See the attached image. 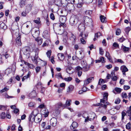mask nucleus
Instances as JSON below:
<instances>
[{
	"instance_id": "nucleus-61",
	"label": "nucleus",
	"mask_w": 131,
	"mask_h": 131,
	"mask_svg": "<svg viewBox=\"0 0 131 131\" xmlns=\"http://www.w3.org/2000/svg\"><path fill=\"white\" fill-rule=\"evenodd\" d=\"M104 58L103 57H102L100 58V60L101 62L102 63H104L105 62V61L104 60Z\"/></svg>"
},
{
	"instance_id": "nucleus-13",
	"label": "nucleus",
	"mask_w": 131,
	"mask_h": 131,
	"mask_svg": "<svg viewBox=\"0 0 131 131\" xmlns=\"http://www.w3.org/2000/svg\"><path fill=\"white\" fill-rule=\"evenodd\" d=\"M32 6L30 4H28L26 6L25 12L28 13L31 10Z\"/></svg>"
},
{
	"instance_id": "nucleus-6",
	"label": "nucleus",
	"mask_w": 131,
	"mask_h": 131,
	"mask_svg": "<svg viewBox=\"0 0 131 131\" xmlns=\"http://www.w3.org/2000/svg\"><path fill=\"white\" fill-rule=\"evenodd\" d=\"M78 28L79 31L80 32H83L85 29L84 24L83 23L79 25Z\"/></svg>"
},
{
	"instance_id": "nucleus-43",
	"label": "nucleus",
	"mask_w": 131,
	"mask_h": 131,
	"mask_svg": "<svg viewBox=\"0 0 131 131\" xmlns=\"http://www.w3.org/2000/svg\"><path fill=\"white\" fill-rule=\"evenodd\" d=\"M115 90L118 93H120L122 91V89L118 88H115Z\"/></svg>"
},
{
	"instance_id": "nucleus-40",
	"label": "nucleus",
	"mask_w": 131,
	"mask_h": 131,
	"mask_svg": "<svg viewBox=\"0 0 131 131\" xmlns=\"http://www.w3.org/2000/svg\"><path fill=\"white\" fill-rule=\"evenodd\" d=\"M34 115V112H32L29 116V121H31L32 118L33 116V115Z\"/></svg>"
},
{
	"instance_id": "nucleus-8",
	"label": "nucleus",
	"mask_w": 131,
	"mask_h": 131,
	"mask_svg": "<svg viewBox=\"0 0 131 131\" xmlns=\"http://www.w3.org/2000/svg\"><path fill=\"white\" fill-rule=\"evenodd\" d=\"M41 114L36 115L35 121V122L36 123H39L41 121Z\"/></svg>"
},
{
	"instance_id": "nucleus-62",
	"label": "nucleus",
	"mask_w": 131,
	"mask_h": 131,
	"mask_svg": "<svg viewBox=\"0 0 131 131\" xmlns=\"http://www.w3.org/2000/svg\"><path fill=\"white\" fill-rule=\"evenodd\" d=\"M100 54L101 55H103L104 54V51L101 48H100Z\"/></svg>"
},
{
	"instance_id": "nucleus-3",
	"label": "nucleus",
	"mask_w": 131,
	"mask_h": 131,
	"mask_svg": "<svg viewBox=\"0 0 131 131\" xmlns=\"http://www.w3.org/2000/svg\"><path fill=\"white\" fill-rule=\"evenodd\" d=\"M79 21L78 17L74 15L72 16L70 19V24L72 26H74Z\"/></svg>"
},
{
	"instance_id": "nucleus-35",
	"label": "nucleus",
	"mask_w": 131,
	"mask_h": 131,
	"mask_svg": "<svg viewBox=\"0 0 131 131\" xmlns=\"http://www.w3.org/2000/svg\"><path fill=\"white\" fill-rule=\"evenodd\" d=\"M55 76L57 78H60L62 79H63V78L62 77L61 74L60 73L57 74L55 75Z\"/></svg>"
},
{
	"instance_id": "nucleus-52",
	"label": "nucleus",
	"mask_w": 131,
	"mask_h": 131,
	"mask_svg": "<svg viewBox=\"0 0 131 131\" xmlns=\"http://www.w3.org/2000/svg\"><path fill=\"white\" fill-rule=\"evenodd\" d=\"M121 33V31L119 29H117L116 31V35H119Z\"/></svg>"
},
{
	"instance_id": "nucleus-16",
	"label": "nucleus",
	"mask_w": 131,
	"mask_h": 131,
	"mask_svg": "<svg viewBox=\"0 0 131 131\" xmlns=\"http://www.w3.org/2000/svg\"><path fill=\"white\" fill-rule=\"evenodd\" d=\"M16 43L17 45L18 46H20L21 45V41L20 37V36H18L16 39Z\"/></svg>"
},
{
	"instance_id": "nucleus-53",
	"label": "nucleus",
	"mask_w": 131,
	"mask_h": 131,
	"mask_svg": "<svg viewBox=\"0 0 131 131\" xmlns=\"http://www.w3.org/2000/svg\"><path fill=\"white\" fill-rule=\"evenodd\" d=\"M51 50L48 51L47 52V55L48 57L50 58L51 55Z\"/></svg>"
},
{
	"instance_id": "nucleus-39",
	"label": "nucleus",
	"mask_w": 131,
	"mask_h": 131,
	"mask_svg": "<svg viewBox=\"0 0 131 131\" xmlns=\"http://www.w3.org/2000/svg\"><path fill=\"white\" fill-rule=\"evenodd\" d=\"M83 38H80V40L81 42L83 44H84L86 43L85 39Z\"/></svg>"
},
{
	"instance_id": "nucleus-63",
	"label": "nucleus",
	"mask_w": 131,
	"mask_h": 131,
	"mask_svg": "<svg viewBox=\"0 0 131 131\" xmlns=\"http://www.w3.org/2000/svg\"><path fill=\"white\" fill-rule=\"evenodd\" d=\"M130 87L127 85H124V89L125 90H127L130 89Z\"/></svg>"
},
{
	"instance_id": "nucleus-32",
	"label": "nucleus",
	"mask_w": 131,
	"mask_h": 131,
	"mask_svg": "<svg viewBox=\"0 0 131 131\" xmlns=\"http://www.w3.org/2000/svg\"><path fill=\"white\" fill-rule=\"evenodd\" d=\"M12 71V69L10 68H8L5 71V73L6 74L8 75L11 73Z\"/></svg>"
},
{
	"instance_id": "nucleus-25",
	"label": "nucleus",
	"mask_w": 131,
	"mask_h": 131,
	"mask_svg": "<svg viewBox=\"0 0 131 131\" xmlns=\"http://www.w3.org/2000/svg\"><path fill=\"white\" fill-rule=\"evenodd\" d=\"M76 38V37L73 34H71V36L70 37L69 39L72 41H73L74 42H75V41Z\"/></svg>"
},
{
	"instance_id": "nucleus-14",
	"label": "nucleus",
	"mask_w": 131,
	"mask_h": 131,
	"mask_svg": "<svg viewBox=\"0 0 131 131\" xmlns=\"http://www.w3.org/2000/svg\"><path fill=\"white\" fill-rule=\"evenodd\" d=\"M105 56L107 58V59L110 62L112 63H113L112 58L108 52L106 51Z\"/></svg>"
},
{
	"instance_id": "nucleus-24",
	"label": "nucleus",
	"mask_w": 131,
	"mask_h": 131,
	"mask_svg": "<svg viewBox=\"0 0 131 131\" xmlns=\"http://www.w3.org/2000/svg\"><path fill=\"white\" fill-rule=\"evenodd\" d=\"M30 49V48L29 47H26L23 48L22 49V50L24 53H26L29 51Z\"/></svg>"
},
{
	"instance_id": "nucleus-57",
	"label": "nucleus",
	"mask_w": 131,
	"mask_h": 131,
	"mask_svg": "<svg viewBox=\"0 0 131 131\" xmlns=\"http://www.w3.org/2000/svg\"><path fill=\"white\" fill-rule=\"evenodd\" d=\"M35 54H38L39 52V50L38 48H36L35 50Z\"/></svg>"
},
{
	"instance_id": "nucleus-59",
	"label": "nucleus",
	"mask_w": 131,
	"mask_h": 131,
	"mask_svg": "<svg viewBox=\"0 0 131 131\" xmlns=\"http://www.w3.org/2000/svg\"><path fill=\"white\" fill-rule=\"evenodd\" d=\"M126 113L127 115L128 116H131V111L128 110L126 112Z\"/></svg>"
},
{
	"instance_id": "nucleus-19",
	"label": "nucleus",
	"mask_w": 131,
	"mask_h": 131,
	"mask_svg": "<svg viewBox=\"0 0 131 131\" xmlns=\"http://www.w3.org/2000/svg\"><path fill=\"white\" fill-rule=\"evenodd\" d=\"M67 20L66 17L65 16L60 17L59 20L61 23H65Z\"/></svg>"
},
{
	"instance_id": "nucleus-46",
	"label": "nucleus",
	"mask_w": 131,
	"mask_h": 131,
	"mask_svg": "<svg viewBox=\"0 0 131 131\" xmlns=\"http://www.w3.org/2000/svg\"><path fill=\"white\" fill-rule=\"evenodd\" d=\"M126 115V113L124 111H122V120H123L124 119V116Z\"/></svg>"
},
{
	"instance_id": "nucleus-2",
	"label": "nucleus",
	"mask_w": 131,
	"mask_h": 131,
	"mask_svg": "<svg viewBox=\"0 0 131 131\" xmlns=\"http://www.w3.org/2000/svg\"><path fill=\"white\" fill-rule=\"evenodd\" d=\"M107 99H104V98L102 99L101 100L100 103L96 104V106H98L101 105L102 107L105 109L107 107V105H110V103L107 102Z\"/></svg>"
},
{
	"instance_id": "nucleus-60",
	"label": "nucleus",
	"mask_w": 131,
	"mask_h": 131,
	"mask_svg": "<svg viewBox=\"0 0 131 131\" xmlns=\"http://www.w3.org/2000/svg\"><path fill=\"white\" fill-rule=\"evenodd\" d=\"M108 69H110L111 68H112V66L111 64H109L108 65H106L105 66Z\"/></svg>"
},
{
	"instance_id": "nucleus-29",
	"label": "nucleus",
	"mask_w": 131,
	"mask_h": 131,
	"mask_svg": "<svg viewBox=\"0 0 131 131\" xmlns=\"http://www.w3.org/2000/svg\"><path fill=\"white\" fill-rule=\"evenodd\" d=\"M42 112V114L44 115L45 117H46L48 116L49 114V112L47 110L45 109L44 111H43Z\"/></svg>"
},
{
	"instance_id": "nucleus-56",
	"label": "nucleus",
	"mask_w": 131,
	"mask_h": 131,
	"mask_svg": "<svg viewBox=\"0 0 131 131\" xmlns=\"http://www.w3.org/2000/svg\"><path fill=\"white\" fill-rule=\"evenodd\" d=\"M130 30V28L129 27H127L125 29V31L126 32L128 33Z\"/></svg>"
},
{
	"instance_id": "nucleus-5",
	"label": "nucleus",
	"mask_w": 131,
	"mask_h": 131,
	"mask_svg": "<svg viewBox=\"0 0 131 131\" xmlns=\"http://www.w3.org/2000/svg\"><path fill=\"white\" fill-rule=\"evenodd\" d=\"M40 32L39 28L34 29L32 33V36L35 39L39 38Z\"/></svg>"
},
{
	"instance_id": "nucleus-55",
	"label": "nucleus",
	"mask_w": 131,
	"mask_h": 131,
	"mask_svg": "<svg viewBox=\"0 0 131 131\" xmlns=\"http://www.w3.org/2000/svg\"><path fill=\"white\" fill-rule=\"evenodd\" d=\"M72 68L71 67H68L66 69L67 72L69 74H70V73L69 72V71L71 70Z\"/></svg>"
},
{
	"instance_id": "nucleus-10",
	"label": "nucleus",
	"mask_w": 131,
	"mask_h": 131,
	"mask_svg": "<svg viewBox=\"0 0 131 131\" xmlns=\"http://www.w3.org/2000/svg\"><path fill=\"white\" fill-rule=\"evenodd\" d=\"M51 125L53 126H55L56 125L57 119L55 117L52 118L50 120Z\"/></svg>"
},
{
	"instance_id": "nucleus-7",
	"label": "nucleus",
	"mask_w": 131,
	"mask_h": 131,
	"mask_svg": "<svg viewBox=\"0 0 131 131\" xmlns=\"http://www.w3.org/2000/svg\"><path fill=\"white\" fill-rule=\"evenodd\" d=\"M121 70L122 71L123 75H125V72L128 71V69L125 65L122 66L120 68Z\"/></svg>"
},
{
	"instance_id": "nucleus-18",
	"label": "nucleus",
	"mask_w": 131,
	"mask_h": 131,
	"mask_svg": "<svg viewBox=\"0 0 131 131\" xmlns=\"http://www.w3.org/2000/svg\"><path fill=\"white\" fill-rule=\"evenodd\" d=\"M78 126V123L76 122H73L70 126L71 129L72 130H73L76 128Z\"/></svg>"
},
{
	"instance_id": "nucleus-20",
	"label": "nucleus",
	"mask_w": 131,
	"mask_h": 131,
	"mask_svg": "<svg viewBox=\"0 0 131 131\" xmlns=\"http://www.w3.org/2000/svg\"><path fill=\"white\" fill-rule=\"evenodd\" d=\"M58 56L60 61H62L64 59V57L63 53H59L58 54Z\"/></svg>"
},
{
	"instance_id": "nucleus-28",
	"label": "nucleus",
	"mask_w": 131,
	"mask_h": 131,
	"mask_svg": "<svg viewBox=\"0 0 131 131\" xmlns=\"http://www.w3.org/2000/svg\"><path fill=\"white\" fill-rule=\"evenodd\" d=\"M122 48L123 51L124 52H127L129 51V48L126 47L123 45H122Z\"/></svg>"
},
{
	"instance_id": "nucleus-23",
	"label": "nucleus",
	"mask_w": 131,
	"mask_h": 131,
	"mask_svg": "<svg viewBox=\"0 0 131 131\" xmlns=\"http://www.w3.org/2000/svg\"><path fill=\"white\" fill-rule=\"evenodd\" d=\"M29 25L27 24L24 28V31L25 33H28L30 32V29L29 28Z\"/></svg>"
},
{
	"instance_id": "nucleus-37",
	"label": "nucleus",
	"mask_w": 131,
	"mask_h": 131,
	"mask_svg": "<svg viewBox=\"0 0 131 131\" xmlns=\"http://www.w3.org/2000/svg\"><path fill=\"white\" fill-rule=\"evenodd\" d=\"M75 69L78 72L79 71H81L82 70V68H81L79 66L75 68Z\"/></svg>"
},
{
	"instance_id": "nucleus-54",
	"label": "nucleus",
	"mask_w": 131,
	"mask_h": 131,
	"mask_svg": "<svg viewBox=\"0 0 131 131\" xmlns=\"http://www.w3.org/2000/svg\"><path fill=\"white\" fill-rule=\"evenodd\" d=\"M6 109V107L4 105H0V110H5Z\"/></svg>"
},
{
	"instance_id": "nucleus-45",
	"label": "nucleus",
	"mask_w": 131,
	"mask_h": 131,
	"mask_svg": "<svg viewBox=\"0 0 131 131\" xmlns=\"http://www.w3.org/2000/svg\"><path fill=\"white\" fill-rule=\"evenodd\" d=\"M108 94L107 93H105L103 94V98L104 99L107 100Z\"/></svg>"
},
{
	"instance_id": "nucleus-58",
	"label": "nucleus",
	"mask_w": 131,
	"mask_h": 131,
	"mask_svg": "<svg viewBox=\"0 0 131 131\" xmlns=\"http://www.w3.org/2000/svg\"><path fill=\"white\" fill-rule=\"evenodd\" d=\"M120 102V99H117L115 101V103L116 104H119Z\"/></svg>"
},
{
	"instance_id": "nucleus-4",
	"label": "nucleus",
	"mask_w": 131,
	"mask_h": 131,
	"mask_svg": "<svg viewBox=\"0 0 131 131\" xmlns=\"http://www.w3.org/2000/svg\"><path fill=\"white\" fill-rule=\"evenodd\" d=\"M84 23L85 24L90 27L93 26L92 19L87 16H84Z\"/></svg>"
},
{
	"instance_id": "nucleus-64",
	"label": "nucleus",
	"mask_w": 131,
	"mask_h": 131,
	"mask_svg": "<svg viewBox=\"0 0 131 131\" xmlns=\"http://www.w3.org/2000/svg\"><path fill=\"white\" fill-rule=\"evenodd\" d=\"M36 70L37 73H38L39 72L40 69V67H37L36 68Z\"/></svg>"
},
{
	"instance_id": "nucleus-27",
	"label": "nucleus",
	"mask_w": 131,
	"mask_h": 131,
	"mask_svg": "<svg viewBox=\"0 0 131 131\" xmlns=\"http://www.w3.org/2000/svg\"><path fill=\"white\" fill-rule=\"evenodd\" d=\"M26 1V0H20L19 5L21 7H22L25 5Z\"/></svg>"
},
{
	"instance_id": "nucleus-48",
	"label": "nucleus",
	"mask_w": 131,
	"mask_h": 131,
	"mask_svg": "<svg viewBox=\"0 0 131 131\" xmlns=\"http://www.w3.org/2000/svg\"><path fill=\"white\" fill-rule=\"evenodd\" d=\"M9 90L8 88H7L6 87H5L3 89H2L0 91V92L1 93H2L5 92V91H7Z\"/></svg>"
},
{
	"instance_id": "nucleus-22",
	"label": "nucleus",
	"mask_w": 131,
	"mask_h": 131,
	"mask_svg": "<svg viewBox=\"0 0 131 131\" xmlns=\"http://www.w3.org/2000/svg\"><path fill=\"white\" fill-rule=\"evenodd\" d=\"M74 86L72 85H70L68 87L67 89V92H71L73 90Z\"/></svg>"
},
{
	"instance_id": "nucleus-36",
	"label": "nucleus",
	"mask_w": 131,
	"mask_h": 131,
	"mask_svg": "<svg viewBox=\"0 0 131 131\" xmlns=\"http://www.w3.org/2000/svg\"><path fill=\"white\" fill-rule=\"evenodd\" d=\"M105 82L103 79H99L98 82V84L99 85H102L103 83H104Z\"/></svg>"
},
{
	"instance_id": "nucleus-44",
	"label": "nucleus",
	"mask_w": 131,
	"mask_h": 131,
	"mask_svg": "<svg viewBox=\"0 0 131 131\" xmlns=\"http://www.w3.org/2000/svg\"><path fill=\"white\" fill-rule=\"evenodd\" d=\"M131 124L129 122L126 125V128L127 129H129L130 128Z\"/></svg>"
},
{
	"instance_id": "nucleus-21",
	"label": "nucleus",
	"mask_w": 131,
	"mask_h": 131,
	"mask_svg": "<svg viewBox=\"0 0 131 131\" xmlns=\"http://www.w3.org/2000/svg\"><path fill=\"white\" fill-rule=\"evenodd\" d=\"M90 67V65H88L87 66L82 67V70L84 72L87 71L89 70Z\"/></svg>"
},
{
	"instance_id": "nucleus-38",
	"label": "nucleus",
	"mask_w": 131,
	"mask_h": 131,
	"mask_svg": "<svg viewBox=\"0 0 131 131\" xmlns=\"http://www.w3.org/2000/svg\"><path fill=\"white\" fill-rule=\"evenodd\" d=\"M1 119H4L5 118L6 115L5 113L4 112H2L1 114Z\"/></svg>"
},
{
	"instance_id": "nucleus-49",
	"label": "nucleus",
	"mask_w": 131,
	"mask_h": 131,
	"mask_svg": "<svg viewBox=\"0 0 131 131\" xmlns=\"http://www.w3.org/2000/svg\"><path fill=\"white\" fill-rule=\"evenodd\" d=\"M81 65L82 66V67L85 66H87L88 65L87 63L84 61H83L81 63Z\"/></svg>"
},
{
	"instance_id": "nucleus-41",
	"label": "nucleus",
	"mask_w": 131,
	"mask_h": 131,
	"mask_svg": "<svg viewBox=\"0 0 131 131\" xmlns=\"http://www.w3.org/2000/svg\"><path fill=\"white\" fill-rule=\"evenodd\" d=\"M86 15H90L92 13V11L91 10H86L85 12Z\"/></svg>"
},
{
	"instance_id": "nucleus-33",
	"label": "nucleus",
	"mask_w": 131,
	"mask_h": 131,
	"mask_svg": "<svg viewBox=\"0 0 131 131\" xmlns=\"http://www.w3.org/2000/svg\"><path fill=\"white\" fill-rule=\"evenodd\" d=\"M36 41L37 42L39 45H40L42 42V39L38 38L35 39Z\"/></svg>"
},
{
	"instance_id": "nucleus-17",
	"label": "nucleus",
	"mask_w": 131,
	"mask_h": 131,
	"mask_svg": "<svg viewBox=\"0 0 131 131\" xmlns=\"http://www.w3.org/2000/svg\"><path fill=\"white\" fill-rule=\"evenodd\" d=\"M38 59L40 60L38 56V54H35V56L34 57V59H32V60L36 64H37L38 62Z\"/></svg>"
},
{
	"instance_id": "nucleus-50",
	"label": "nucleus",
	"mask_w": 131,
	"mask_h": 131,
	"mask_svg": "<svg viewBox=\"0 0 131 131\" xmlns=\"http://www.w3.org/2000/svg\"><path fill=\"white\" fill-rule=\"evenodd\" d=\"M115 62H119L121 63H124V62L122 61V60L121 59H117Z\"/></svg>"
},
{
	"instance_id": "nucleus-42",
	"label": "nucleus",
	"mask_w": 131,
	"mask_h": 131,
	"mask_svg": "<svg viewBox=\"0 0 131 131\" xmlns=\"http://www.w3.org/2000/svg\"><path fill=\"white\" fill-rule=\"evenodd\" d=\"M63 79L66 81L69 82L71 80H72V78L71 77H69L67 78H64Z\"/></svg>"
},
{
	"instance_id": "nucleus-12",
	"label": "nucleus",
	"mask_w": 131,
	"mask_h": 131,
	"mask_svg": "<svg viewBox=\"0 0 131 131\" xmlns=\"http://www.w3.org/2000/svg\"><path fill=\"white\" fill-rule=\"evenodd\" d=\"M120 106H118L115 107L114 108L112 109L110 111V113L112 115H113L115 114L116 113V112H115L114 113H113V111H115L116 110H118L120 109Z\"/></svg>"
},
{
	"instance_id": "nucleus-30",
	"label": "nucleus",
	"mask_w": 131,
	"mask_h": 131,
	"mask_svg": "<svg viewBox=\"0 0 131 131\" xmlns=\"http://www.w3.org/2000/svg\"><path fill=\"white\" fill-rule=\"evenodd\" d=\"M101 35V33L100 32H98L95 34V37L94 39V41L96 40Z\"/></svg>"
},
{
	"instance_id": "nucleus-26",
	"label": "nucleus",
	"mask_w": 131,
	"mask_h": 131,
	"mask_svg": "<svg viewBox=\"0 0 131 131\" xmlns=\"http://www.w3.org/2000/svg\"><path fill=\"white\" fill-rule=\"evenodd\" d=\"M71 102V100H68L66 101V104L63 105V106L64 108L67 107V106H69L70 105V102Z\"/></svg>"
},
{
	"instance_id": "nucleus-31",
	"label": "nucleus",
	"mask_w": 131,
	"mask_h": 131,
	"mask_svg": "<svg viewBox=\"0 0 131 131\" xmlns=\"http://www.w3.org/2000/svg\"><path fill=\"white\" fill-rule=\"evenodd\" d=\"M100 19L102 23H105L106 21L105 19L106 18L103 15H101L100 17Z\"/></svg>"
},
{
	"instance_id": "nucleus-47",
	"label": "nucleus",
	"mask_w": 131,
	"mask_h": 131,
	"mask_svg": "<svg viewBox=\"0 0 131 131\" xmlns=\"http://www.w3.org/2000/svg\"><path fill=\"white\" fill-rule=\"evenodd\" d=\"M35 104V103L31 102L29 103L28 106L30 107H34Z\"/></svg>"
},
{
	"instance_id": "nucleus-15",
	"label": "nucleus",
	"mask_w": 131,
	"mask_h": 131,
	"mask_svg": "<svg viewBox=\"0 0 131 131\" xmlns=\"http://www.w3.org/2000/svg\"><path fill=\"white\" fill-rule=\"evenodd\" d=\"M84 57L85 54L83 53L80 52L79 54H78L77 57L79 60H80L82 59Z\"/></svg>"
},
{
	"instance_id": "nucleus-11",
	"label": "nucleus",
	"mask_w": 131,
	"mask_h": 131,
	"mask_svg": "<svg viewBox=\"0 0 131 131\" xmlns=\"http://www.w3.org/2000/svg\"><path fill=\"white\" fill-rule=\"evenodd\" d=\"M81 33L80 35V37H81V38H83L84 39H86L87 37L88 33L87 32H81Z\"/></svg>"
},
{
	"instance_id": "nucleus-34",
	"label": "nucleus",
	"mask_w": 131,
	"mask_h": 131,
	"mask_svg": "<svg viewBox=\"0 0 131 131\" xmlns=\"http://www.w3.org/2000/svg\"><path fill=\"white\" fill-rule=\"evenodd\" d=\"M79 0H71V3L76 5L77 4L79 3Z\"/></svg>"
},
{
	"instance_id": "nucleus-1",
	"label": "nucleus",
	"mask_w": 131,
	"mask_h": 131,
	"mask_svg": "<svg viewBox=\"0 0 131 131\" xmlns=\"http://www.w3.org/2000/svg\"><path fill=\"white\" fill-rule=\"evenodd\" d=\"M82 116L85 118L84 122H86L89 121H91L93 120L96 116V114L93 112H91L89 114L85 112L82 114Z\"/></svg>"
},
{
	"instance_id": "nucleus-51",
	"label": "nucleus",
	"mask_w": 131,
	"mask_h": 131,
	"mask_svg": "<svg viewBox=\"0 0 131 131\" xmlns=\"http://www.w3.org/2000/svg\"><path fill=\"white\" fill-rule=\"evenodd\" d=\"M50 18L53 20H54L55 19V17L54 14L53 13H51L50 15Z\"/></svg>"
},
{
	"instance_id": "nucleus-9",
	"label": "nucleus",
	"mask_w": 131,
	"mask_h": 131,
	"mask_svg": "<svg viewBox=\"0 0 131 131\" xmlns=\"http://www.w3.org/2000/svg\"><path fill=\"white\" fill-rule=\"evenodd\" d=\"M36 91H32L28 95L29 98L32 99L35 97L36 96Z\"/></svg>"
}]
</instances>
